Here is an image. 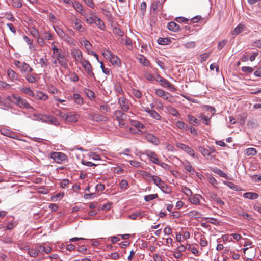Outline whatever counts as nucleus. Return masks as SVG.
Returning a JSON list of instances; mask_svg holds the SVG:
<instances>
[{
	"label": "nucleus",
	"instance_id": "obj_55",
	"mask_svg": "<svg viewBox=\"0 0 261 261\" xmlns=\"http://www.w3.org/2000/svg\"><path fill=\"white\" fill-rule=\"evenodd\" d=\"M242 71L245 73H252L254 71L252 67L249 66H243L241 68Z\"/></svg>",
	"mask_w": 261,
	"mask_h": 261
},
{
	"label": "nucleus",
	"instance_id": "obj_32",
	"mask_svg": "<svg viewBox=\"0 0 261 261\" xmlns=\"http://www.w3.org/2000/svg\"><path fill=\"white\" fill-rule=\"evenodd\" d=\"M198 150L204 156H209L211 155V152L210 150L207 149L202 146H199L198 147Z\"/></svg>",
	"mask_w": 261,
	"mask_h": 261
},
{
	"label": "nucleus",
	"instance_id": "obj_3",
	"mask_svg": "<svg viewBox=\"0 0 261 261\" xmlns=\"http://www.w3.org/2000/svg\"><path fill=\"white\" fill-rule=\"evenodd\" d=\"M104 57L109 60L110 62L114 65L120 66L121 65V60L120 58L116 55L113 54L109 50H106L102 53Z\"/></svg>",
	"mask_w": 261,
	"mask_h": 261
},
{
	"label": "nucleus",
	"instance_id": "obj_31",
	"mask_svg": "<svg viewBox=\"0 0 261 261\" xmlns=\"http://www.w3.org/2000/svg\"><path fill=\"white\" fill-rule=\"evenodd\" d=\"M72 6L77 12L80 14H82L83 8L80 3L78 2H73L72 3Z\"/></svg>",
	"mask_w": 261,
	"mask_h": 261
},
{
	"label": "nucleus",
	"instance_id": "obj_19",
	"mask_svg": "<svg viewBox=\"0 0 261 261\" xmlns=\"http://www.w3.org/2000/svg\"><path fill=\"white\" fill-rule=\"evenodd\" d=\"M246 30V26L240 23L238 26H237L234 30L232 31V35H238L241 32H244Z\"/></svg>",
	"mask_w": 261,
	"mask_h": 261
},
{
	"label": "nucleus",
	"instance_id": "obj_12",
	"mask_svg": "<svg viewBox=\"0 0 261 261\" xmlns=\"http://www.w3.org/2000/svg\"><path fill=\"white\" fill-rule=\"evenodd\" d=\"M90 117L91 120L96 122L106 121L108 120V118L107 117L99 114H90Z\"/></svg>",
	"mask_w": 261,
	"mask_h": 261
},
{
	"label": "nucleus",
	"instance_id": "obj_46",
	"mask_svg": "<svg viewBox=\"0 0 261 261\" xmlns=\"http://www.w3.org/2000/svg\"><path fill=\"white\" fill-rule=\"evenodd\" d=\"M36 98L38 99L45 100L48 98V96L41 92L37 93Z\"/></svg>",
	"mask_w": 261,
	"mask_h": 261
},
{
	"label": "nucleus",
	"instance_id": "obj_22",
	"mask_svg": "<svg viewBox=\"0 0 261 261\" xmlns=\"http://www.w3.org/2000/svg\"><path fill=\"white\" fill-rule=\"evenodd\" d=\"M168 28L169 30L173 32H177L180 30V25L173 21H171L168 24Z\"/></svg>",
	"mask_w": 261,
	"mask_h": 261
},
{
	"label": "nucleus",
	"instance_id": "obj_61",
	"mask_svg": "<svg viewBox=\"0 0 261 261\" xmlns=\"http://www.w3.org/2000/svg\"><path fill=\"white\" fill-rule=\"evenodd\" d=\"M155 94L161 97L164 96L165 94L166 93L165 91L161 89H156L155 90Z\"/></svg>",
	"mask_w": 261,
	"mask_h": 261
},
{
	"label": "nucleus",
	"instance_id": "obj_51",
	"mask_svg": "<svg viewBox=\"0 0 261 261\" xmlns=\"http://www.w3.org/2000/svg\"><path fill=\"white\" fill-rule=\"evenodd\" d=\"M113 32L115 35H117L119 36H123L124 35L123 32L119 28H114Z\"/></svg>",
	"mask_w": 261,
	"mask_h": 261
},
{
	"label": "nucleus",
	"instance_id": "obj_27",
	"mask_svg": "<svg viewBox=\"0 0 261 261\" xmlns=\"http://www.w3.org/2000/svg\"><path fill=\"white\" fill-rule=\"evenodd\" d=\"M201 198H202V196L201 195L199 194H195L193 197L190 199V201L193 204L199 205Z\"/></svg>",
	"mask_w": 261,
	"mask_h": 261
},
{
	"label": "nucleus",
	"instance_id": "obj_28",
	"mask_svg": "<svg viewBox=\"0 0 261 261\" xmlns=\"http://www.w3.org/2000/svg\"><path fill=\"white\" fill-rule=\"evenodd\" d=\"M54 30L57 33L58 36L62 39H63L65 38V37L66 36L67 34L65 33L62 29H61L59 27H54Z\"/></svg>",
	"mask_w": 261,
	"mask_h": 261
},
{
	"label": "nucleus",
	"instance_id": "obj_9",
	"mask_svg": "<svg viewBox=\"0 0 261 261\" xmlns=\"http://www.w3.org/2000/svg\"><path fill=\"white\" fill-rule=\"evenodd\" d=\"M0 132L2 134L5 136H7L13 139H18V136L15 134V133L9 129L3 128L0 130Z\"/></svg>",
	"mask_w": 261,
	"mask_h": 261
},
{
	"label": "nucleus",
	"instance_id": "obj_56",
	"mask_svg": "<svg viewBox=\"0 0 261 261\" xmlns=\"http://www.w3.org/2000/svg\"><path fill=\"white\" fill-rule=\"evenodd\" d=\"M252 46L254 47L261 48V39H256L252 43Z\"/></svg>",
	"mask_w": 261,
	"mask_h": 261
},
{
	"label": "nucleus",
	"instance_id": "obj_18",
	"mask_svg": "<svg viewBox=\"0 0 261 261\" xmlns=\"http://www.w3.org/2000/svg\"><path fill=\"white\" fill-rule=\"evenodd\" d=\"M146 155L153 163L157 165L158 164H160V161L159 160L156 154L154 152L147 151L146 152Z\"/></svg>",
	"mask_w": 261,
	"mask_h": 261
},
{
	"label": "nucleus",
	"instance_id": "obj_16",
	"mask_svg": "<svg viewBox=\"0 0 261 261\" xmlns=\"http://www.w3.org/2000/svg\"><path fill=\"white\" fill-rule=\"evenodd\" d=\"M20 72L21 73H29L33 71V69L30 66L25 62H22L20 67Z\"/></svg>",
	"mask_w": 261,
	"mask_h": 261
},
{
	"label": "nucleus",
	"instance_id": "obj_21",
	"mask_svg": "<svg viewBox=\"0 0 261 261\" xmlns=\"http://www.w3.org/2000/svg\"><path fill=\"white\" fill-rule=\"evenodd\" d=\"M184 167L186 170L191 173L192 175L194 174L195 172V169L192 166L190 162L186 161L182 163Z\"/></svg>",
	"mask_w": 261,
	"mask_h": 261
},
{
	"label": "nucleus",
	"instance_id": "obj_60",
	"mask_svg": "<svg viewBox=\"0 0 261 261\" xmlns=\"http://www.w3.org/2000/svg\"><path fill=\"white\" fill-rule=\"evenodd\" d=\"M151 179L153 181L154 184L156 186H158L162 181L161 178L156 175H153V176H151Z\"/></svg>",
	"mask_w": 261,
	"mask_h": 261
},
{
	"label": "nucleus",
	"instance_id": "obj_26",
	"mask_svg": "<svg viewBox=\"0 0 261 261\" xmlns=\"http://www.w3.org/2000/svg\"><path fill=\"white\" fill-rule=\"evenodd\" d=\"M144 214L141 211L134 212L128 216V218L132 220H136L137 218H141L143 217Z\"/></svg>",
	"mask_w": 261,
	"mask_h": 261
},
{
	"label": "nucleus",
	"instance_id": "obj_37",
	"mask_svg": "<svg viewBox=\"0 0 261 261\" xmlns=\"http://www.w3.org/2000/svg\"><path fill=\"white\" fill-rule=\"evenodd\" d=\"M188 215L189 217L196 219L200 218L201 216V214L199 212L194 210L189 212L188 213Z\"/></svg>",
	"mask_w": 261,
	"mask_h": 261
},
{
	"label": "nucleus",
	"instance_id": "obj_39",
	"mask_svg": "<svg viewBox=\"0 0 261 261\" xmlns=\"http://www.w3.org/2000/svg\"><path fill=\"white\" fill-rule=\"evenodd\" d=\"M213 172H215V173L218 174L221 177H224L226 179H229L228 176L225 173H224L223 171H222L221 170H220L219 169H217V168L215 169V170H213Z\"/></svg>",
	"mask_w": 261,
	"mask_h": 261
},
{
	"label": "nucleus",
	"instance_id": "obj_29",
	"mask_svg": "<svg viewBox=\"0 0 261 261\" xmlns=\"http://www.w3.org/2000/svg\"><path fill=\"white\" fill-rule=\"evenodd\" d=\"M243 197L249 199H256L258 197V195L256 193L246 192L243 194Z\"/></svg>",
	"mask_w": 261,
	"mask_h": 261
},
{
	"label": "nucleus",
	"instance_id": "obj_10",
	"mask_svg": "<svg viewBox=\"0 0 261 261\" xmlns=\"http://www.w3.org/2000/svg\"><path fill=\"white\" fill-rule=\"evenodd\" d=\"M208 196L211 200L216 202L220 206H222L224 204V202L221 200V198L217 195V194L214 192H210L208 193Z\"/></svg>",
	"mask_w": 261,
	"mask_h": 261
},
{
	"label": "nucleus",
	"instance_id": "obj_13",
	"mask_svg": "<svg viewBox=\"0 0 261 261\" xmlns=\"http://www.w3.org/2000/svg\"><path fill=\"white\" fill-rule=\"evenodd\" d=\"M78 120V117L74 113L69 112L66 114L64 120L69 122H75Z\"/></svg>",
	"mask_w": 261,
	"mask_h": 261
},
{
	"label": "nucleus",
	"instance_id": "obj_59",
	"mask_svg": "<svg viewBox=\"0 0 261 261\" xmlns=\"http://www.w3.org/2000/svg\"><path fill=\"white\" fill-rule=\"evenodd\" d=\"M208 182L212 184L214 187H216L217 185V181L214 177L210 175L208 177Z\"/></svg>",
	"mask_w": 261,
	"mask_h": 261
},
{
	"label": "nucleus",
	"instance_id": "obj_47",
	"mask_svg": "<svg viewBox=\"0 0 261 261\" xmlns=\"http://www.w3.org/2000/svg\"><path fill=\"white\" fill-rule=\"evenodd\" d=\"M158 197V195L157 194H150V195L145 196L144 197V200L148 202V201H150L152 200L155 199L157 198Z\"/></svg>",
	"mask_w": 261,
	"mask_h": 261
},
{
	"label": "nucleus",
	"instance_id": "obj_58",
	"mask_svg": "<svg viewBox=\"0 0 261 261\" xmlns=\"http://www.w3.org/2000/svg\"><path fill=\"white\" fill-rule=\"evenodd\" d=\"M8 75L10 78H11L12 80H15L16 79V73L12 69H9L8 70L7 72Z\"/></svg>",
	"mask_w": 261,
	"mask_h": 261
},
{
	"label": "nucleus",
	"instance_id": "obj_30",
	"mask_svg": "<svg viewBox=\"0 0 261 261\" xmlns=\"http://www.w3.org/2000/svg\"><path fill=\"white\" fill-rule=\"evenodd\" d=\"M130 123L132 126L135 127L139 131H141V129H143L145 127L142 123H141L138 121L132 120L130 121Z\"/></svg>",
	"mask_w": 261,
	"mask_h": 261
},
{
	"label": "nucleus",
	"instance_id": "obj_6",
	"mask_svg": "<svg viewBox=\"0 0 261 261\" xmlns=\"http://www.w3.org/2000/svg\"><path fill=\"white\" fill-rule=\"evenodd\" d=\"M159 82L162 87L167 88L172 91H175L176 88H175L174 86L171 84L170 82L166 79L160 76Z\"/></svg>",
	"mask_w": 261,
	"mask_h": 261
},
{
	"label": "nucleus",
	"instance_id": "obj_15",
	"mask_svg": "<svg viewBox=\"0 0 261 261\" xmlns=\"http://www.w3.org/2000/svg\"><path fill=\"white\" fill-rule=\"evenodd\" d=\"M74 25L73 28L79 32H83L85 31V28L84 25L81 22L79 19L76 18L73 22Z\"/></svg>",
	"mask_w": 261,
	"mask_h": 261
},
{
	"label": "nucleus",
	"instance_id": "obj_2",
	"mask_svg": "<svg viewBox=\"0 0 261 261\" xmlns=\"http://www.w3.org/2000/svg\"><path fill=\"white\" fill-rule=\"evenodd\" d=\"M54 54L56 56L57 61L60 65L64 68H68L67 59L61 49H58L56 46L52 48Z\"/></svg>",
	"mask_w": 261,
	"mask_h": 261
},
{
	"label": "nucleus",
	"instance_id": "obj_36",
	"mask_svg": "<svg viewBox=\"0 0 261 261\" xmlns=\"http://www.w3.org/2000/svg\"><path fill=\"white\" fill-rule=\"evenodd\" d=\"M176 126L180 129L187 130L189 129L188 125L181 121H177L175 123Z\"/></svg>",
	"mask_w": 261,
	"mask_h": 261
},
{
	"label": "nucleus",
	"instance_id": "obj_48",
	"mask_svg": "<svg viewBox=\"0 0 261 261\" xmlns=\"http://www.w3.org/2000/svg\"><path fill=\"white\" fill-rule=\"evenodd\" d=\"M85 18L86 19V22L89 24H92L93 23H95V21H96V18H95V17H87V16L86 15H83Z\"/></svg>",
	"mask_w": 261,
	"mask_h": 261
},
{
	"label": "nucleus",
	"instance_id": "obj_23",
	"mask_svg": "<svg viewBox=\"0 0 261 261\" xmlns=\"http://www.w3.org/2000/svg\"><path fill=\"white\" fill-rule=\"evenodd\" d=\"M137 59L139 60V62L143 66H149L150 65L149 61L142 55H138Z\"/></svg>",
	"mask_w": 261,
	"mask_h": 261
},
{
	"label": "nucleus",
	"instance_id": "obj_52",
	"mask_svg": "<svg viewBox=\"0 0 261 261\" xmlns=\"http://www.w3.org/2000/svg\"><path fill=\"white\" fill-rule=\"evenodd\" d=\"M169 113L174 116L179 117L180 115V113L177 111V110L173 107L170 108Z\"/></svg>",
	"mask_w": 261,
	"mask_h": 261
},
{
	"label": "nucleus",
	"instance_id": "obj_24",
	"mask_svg": "<svg viewBox=\"0 0 261 261\" xmlns=\"http://www.w3.org/2000/svg\"><path fill=\"white\" fill-rule=\"evenodd\" d=\"M187 120L190 124L194 125H198L200 124V121L191 115H187Z\"/></svg>",
	"mask_w": 261,
	"mask_h": 261
},
{
	"label": "nucleus",
	"instance_id": "obj_5",
	"mask_svg": "<svg viewBox=\"0 0 261 261\" xmlns=\"http://www.w3.org/2000/svg\"><path fill=\"white\" fill-rule=\"evenodd\" d=\"M80 64H82L84 67L87 74L90 77H92L95 79L94 74L92 71V67L88 60H84Z\"/></svg>",
	"mask_w": 261,
	"mask_h": 261
},
{
	"label": "nucleus",
	"instance_id": "obj_41",
	"mask_svg": "<svg viewBox=\"0 0 261 261\" xmlns=\"http://www.w3.org/2000/svg\"><path fill=\"white\" fill-rule=\"evenodd\" d=\"M223 183L232 190L235 191L239 190V187L232 182L224 181Z\"/></svg>",
	"mask_w": 261,
	"mask_h": 261
},
{
	"label": "nucleus",
	"instance_id": "obj_63",
	"mask_svg": "<svg viewBox=\"0 0 261 261\" xmlns=\"http://www.w3.org/2000/svg\"><path fill=\"white\" fill-rule=\"evenodd\" d=\"M43 38L47 40H52L53 39V35L49 32H45L43 33Z\"/></svg>",
	"mask_w": 261,
	"mask_h": 261
},
{
	"label": "nucleus",
	"instance_id": "obj_20",
	"mask_svg": "<svg viewBox=\"0 0 261 261\" xmlns=\"http://www.w3.org/2000/svg\"><path fill=\"white\" fill-rule=\"evenodd\" d=\"M114 115L118 121L125 120L127 117L126 115L120 110L116 111Z\"/></svg>",
	"mask_w": 261,
	"mask_h": 261
},
{
	"label": "nucleus",
	"instance_id": "obj_40",
	"mask_svg": "<svg viewBox=\"0 0 261 261\" xmlns=\"http://www.w3.org/2000/svg\"><path fill=\"white\" fill-rule=\"evenodd\" d=\"M63 40L70 45L73 46H75L76 45L74 39L67 35Z\"/></svg>",
	"mask_w": 261,
	"mask_h": 261
},
{
	"label": "nucleus",
	"instance_id": "obj_54",
	"mask_svg": "<svg viewBox=\"0 0 261 261\" xmlns=\"http://www.w3.org/2000/svg\"><path fill=\"white\" fill-rule=\"evenodd\" d=\"M157 186L163 192L167 190L168 188L167 185L162 180Z\"/></svg>",
	"mask_w": 261,
	"mask_h": 261
},
{
	"label": "nucleus",
	"instance_id": "obj_17",
	"mask_svg": "<svg viewBox=\"0 0 261 261\" xmlns=\"http://www.w3.org/2000/svg\"><path fill=\"white\" fill-rule=\"evenodd\" d=\"M145 137L149 142L154 145H157L159 143V140L158 138L152 134H147Z\"/></svg>",
	"mask_w": 261,
	"mask_h": 261
},
{
	"label": "nucleus",
	"instance_id": "obj_44",
	"mask_svg": "<svg viewBox=\"0 0 261 261\" xmlns=\"http://www.w3.org/2000/svg\"><path fill=\"white\" fill-rule=\"evenodd\" d=\"M257 153V150L254 148H249L246 149L245 154L247 155H255Z\"/></svg>",
	"mask_w": 261,
	"mask_h": 261
},
{
	"label": "nucleus",
	"instance_id": "obj_49",
	"mask_svg": "<svg viewBox=\"0 0 261 261\" xmlns=\"http://www.w3.org/2000/svg\"><path fill=\"white\" fill-rule=\"evenodd\" d=\"M48 123L53 124L56 126H58L59 125L60 122L56 117H55L53 116H50Z\"/></svg>",
	"mask_w": 261,
	"mask_h": 261
},
{
	"label": "nucleus",
	"instance_id": "obj_38",
	"mask_svg": "<svg viewBox=\"0 0 261 261\" xmlns=\"http://www.w3.org/2000/svg\"><path fill=\"white\" fill-rule=\"evenodd\" d=\"M170 40L168 38L160 37L158 39V43L160 45H167L169 44Z\"/></svg>",
	"mask_w": 261,
	"mask_h": 261
},
{
	"label": "nucleus",
	"instance_id": "obj_35",
	"mask_svg": "<svg viewBox=\"0 0 261 261\" xmlns=\"http://www.w3.org/2000/svg\"><path fill=\"white\" fill-rule=\"evenodd\" d=\"M50 117V115H39L38 117L37 118L38 120H39L42 122L45 123H49V120Z\"/></svg>",
	"mask_w": 261,
	"mask_h": 261
},
{
	"label": "nucleus",
	"instance_id": "obj_42",
	"mask_svg": "<svg viewBox=\"0 0 261 261\" xmlns=\"http://www.w3.org/2000/svg\"><path fill=\"white\" fill-rule=\"evenodd\" d=\"M40 253L43 254V253H45L47 254H49L51 252V248L50 247H47L45 248V247L40 245Z\"/></svg>",
	"mask_w": 261,
	"mask_h": 261
},
{
	"label": "nucleus",
	"instance_id": "obj_34",
	"mask_svg": "<svg viewBox=\"0 0 261 261\" xmlns=\"http://www.w3.org/2000/svg\"><path fill=\"white\" fill-rule=\"evenodd\" d=\"M96 21L95 24L101 30H104L105 29V25L104 22L99 18H97L95 16Z\"/></svg>",
	"mask_w": 261,
	"mask_h": 261
},
{
	"label": "nucleus",
	"instance_id": "obj_62",
	"mask_svg": "<svg viewBox=\"0 0 261 261\" xmlns=\"http://www.w3.org/2000/svg\"><path fill=\"white\" fill-rule=\"evenodd\" d=\"M227 42V40H223L220 41L218 44V49L219 50H221L224 47V46L226 44Z\"/></svg>",
	"mask_w": 261,
	"mask_h": 261
},
{
	"label": "nucleus",
	"instance_id": "obj_11",
	"mask_svg": "<svg viewBox=\"0 0 261 261\" xmlns=\"http://www.w3.org/2000/svg\"><path fill=\"white\" fill-rule=\"evenodd\" d=\"M118 103L123 111L127 112L129 110L128 101L123 97L119 98Z\"/></svg>",
	"mask_w": 261,
	"mask_h": 261
},
{
	"label": "nucleus",
	"instance_id": "obj_4",
	"mask_svg": "<svg viewBox=\"0 0 261 261\" xmlns=\"http://www.w3.org/2000/svg\"><path fill=\"white\" fill-rule=\"evenodd\" d=\"M50 156L55 162L58 163H61L67 159L66 155L62 152H52L50 154Z\"/></svg>",
	"mask_w": 261,
	"mask_h": 261
},
{
	"label": "nucleus",
	"instance_id": "obj_64",
	"mask_svg": "<svg viewBox=\"0 0 261 261\" xmlns=\"http://www.w3.org/2000/svg\"><path fill=\"white\" fill-rule=\"evenodd\" d=\"M83 44L86 50H89L90 49H91L92 44L89 41L87 40H84L83 41Z\"/></svg>",
	"mask_w": 261,
	"mask_h": 261
},
{
	"label": "nucleus",
	"instance_id": "obj_33",
	"mask_svg": "<svg viewBox=\"0 0 261 261\" xmlns=\"http://www.w3.org/2000/svg\"><path fill=\"white\" fill-rule=\"evenodd\" d=\"M198 118L200 120L203 121V123L205 124L206 125H208L210 124V120L211 118V117L208 118L207 116H205L203 114L200 113L198 116Z\"/></svg>",
	"mask_w": 261,
	"mask_h": 261
},
{
	"label": "nucleus",
	"instance_id": "obj_25",
	"mask_svg": "<svg viewBox=\"0 0 261 261\" xmlns=\"http://www.w3.org/2000/svg\"><path fill=\"white\" fill-rule=\"evenodd\" d=\"M17 225L16 221L14 220V218L12 217V220L10 221L5 226V228L7 230H10L14 228Z\"/></svg>",
	"mask_w": 261,
	"mask_h": 261
},
{
	"label": "nucleus",
	"instance_id": "obj_1",
	"mask_svg": "<svg viewBox=\"0 0 261 261\" xmlns=\"http://www.w3.org/2000/svg\"><path fill=\"white\" fill-rule=\"evenodd\" d=\"M8 99L10 101L14 103L21 109H31L33 111L35 110L34 108L25 99L18 96L17 95L13 94L12 96H9Z\"/></svg>",
	"mask_w": 261,
	"mask_h": 261
},
{
	"label": "nucleus",
	"instance_id": "obj_53",
	"mask_svg": "<svg viewBox=\"0 0 261 261\" xmlns=\"http://www.w3.org/2000/svg\"><path fill=\"white\" fill-rule=\"evenodd\" d=\"M150 116L154 119L156 120H160L161 118V116L157 113L155 111L153 110L152 111H150Z\"/></svg>",
	"mask_w": 261,
	"mask_h": 261
},
{
	"label": "nucleus",
	"instance_id": "obj_7",
	"mask_svg": "<svg viewBox=\"0 0 261 261\" xmlns=\"http://www.w3.org/2000/svg\"><path fill=\"white\" fill-rule=\"evenodd\" d=\"M176 146L177 147L179 148L182 149L183 150H184L190 155H191L193 157H194V155H195L194 151L193 149L191 148L190 147H189L181 143H176Z\"/></svg>",
	"mask_w": 261,
	"mask_h": 261
},
{
	"label": "nucleus",
	"instance_id": "obj_43",
	"mask_svg": "<svg viewBox=\"0 0 261 261\" xmlns=\"http://www.w3.org/2000/svg\"><path fill=\"white\" fill-rule=\"evenodd\" d=\"M21 91L29 96L35 97V95L34 93L32 91V90L30 88H23L21 89Z\"/></svg>",
	"mask_w": 261,
	"mask_h": 261
},
{
	"label": "nucleus",
	"instance_id": "obj_8",
	"mask_svg": "<svg viewBox=\"0 0 261 261\" xmlns=\"http://www.w3.org/2000/svg\"><path fill=\"white\" fill-rule=\"evenodd\" d=\"M71 55L77 62L81 63L84 60L82 59L83 55L82 51L80 49L77 48H73L71 50Z\"/></svg>",
	"mask_w": 261,
	"mask_h": 261
},
{
	"label": "nucleus",
	"instance_id": "obj_50",
	"mask_svg": "<svg viewBox=\"0 0 261 261\" xmlns=\"http://www.w3.org/2000/svg\"><path fill=\"white\" fill-rule=\"evenodd\" d=\"M25 79L29 82L31 83H34L36 82V78L33 74H30L27 73Z\"/></svg>",
	"mask_w": 261,
	"mask_h": 261
},
{
	"label": "nucleus",
	"instance_id": "obj_45",
	"mask_svg": "<svg viewBox=\"0 0 261 261\" xmlns=\"http://www.w3.org/2000/svg\"><path fill=\"white\" fill-rule=\"evenodd\" d=\"M73 98H74V101L76 103L80 105L83 103V98L81 97V96H80V94H79L77 93L74 94Z\"/></svg>",
	"mask_w": 261,
	"mask_h": 261
},
{
	"label": "nucleus",
	"instance_id": "obj_14",
	"mask_svg": "<svg viewBox=\"0 0 261 261\" xmlns=\"http://www.w3.org/2000/svg\"><path fill=\"white\" fill-rule=\"evenodd\" d=\"M40 245L35 247V248H29L28 249V253L31 257H36L40 253Z\"/></svg>",
	"mask_w": 261,
	"mask_h": 261
},
{
	"label": "nucleus",
	"instance_id": "obj_57",
	"mask_svg": "<svg viewBox=\"0 0 261 261\" xmlns=\"http://www.w3.org/2000/svg\"><path fill=\"white\" fill-rule=\"evenodd\" d=\"M120 187L122 190H126L128 188V182L125 179H122L120 183Z\"/></svg>",
	"mask_w": 261,
	"mask_h": 261
}]
</instances>
